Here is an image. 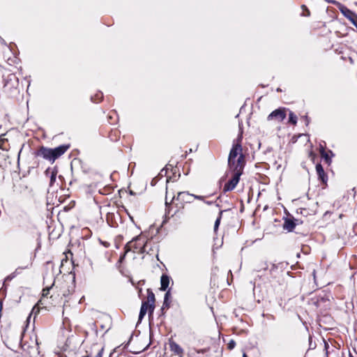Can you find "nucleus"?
I'll return each mask as SVG.
<instances>
[{"instance_id":"obj_36","label":"nucleus","mask_w":357,"mask_h":357,"mask_svg":"<svg viewBox=\"0 0 357 357\" xmlns=\"http://www.w3.org/2000/svg\"><path fill=\"white\" fill-rule=\"evenodd\" d=\"M87 261L89 262V265L92 267V261L90 259H87Z\"/></svg>"},{"instance_id":"obj_23","label":"nucleus","mask_w":357,"mask_h":357,"mask_svg":"<svg viewBox=\"0 0 357 357\" xmlns=\"http://www.w3.org/2000/svg\"><path fill=\"white\" fill-rule=\"evenodd\" d=\"M321 155L324 159L326 162L330 165L331 162V159L329 157L328 153L325 150H322Z\"/></svg>"},{"instance_id":"obj_9","label":"nucleus","mask_w":357,"mask_h":357,"mask_svg":"<svg viewBox=\"0 0 357 357\" xmlns=\"http://www.w3.org/2000/svg\"><path fill=\"white\" fill-rule=\"evenodd\" d=\"M36 155L43 158L52 163V149L41 146L36 152Z\"/></svg>"},{"instance_id":"obj_25","label":"nucleus","mask_w":357,"mask_h":357,"mask_svg":"<svg viewBox=\"0 0 357 357\" xmlns=\"http://www.w3.org/2000/svg\"><path fill=\"white\" fill-rule=\"evenodd\" d=\"M169 170V168L167 166H166L165 168H163L162 169H161L160 172L159 173V175L160 176H166L167 174V172Z\"/></svg>"},{"instance_id":"obj_22","label":"nucleus","mask_w":357,"mask_h":357,"mask_svg":"<svg viewBox=\"0 0 357 357\" xmlns=\"http://www.w3.org/2000/svg\"><path fill=\"white\" fill-rule=\"evenodd\" d=\"M289 121L293 125H296L297 123V116L292 112H289Z\"/></svg>"},{"instance_id":"obj_35","label":"nucleus","mask_w":357,"mask_h":357,"mask_svg":"<svg viewBox=\"0 0 357 357\" xmlns=\"http://www.w3.org/2000/svg\"><path fill=\"white\" fill-rule=\"evenodd\" d=\"M303 118L305 119V121H306V123L308 124L309 123L308 116H305Z\"/></svg>"},{"instance_id":"obj_13","label":"nucleus","mask_w":357,"mask_h":357,"mask_svg":"<svg viewBox=\"0 0 357 357\" xmlns=\"http://www.w3.org/2000/svg\"><path fill=\"white\" fill-rule=\"evenodd\" d=\"M147 292L148 296L146 302H148V304L149 305V315H151L153 312L155 308V295L150 289H148Z\"/></svg>"},{"instance_id":"obj_8","label":"nucleus","mask_w":357,"mask_h":357,"mask_svg":"<svg viewBox=\"0 0 357 357\" xmlns=\"http://www.w3.org/2000/svg\"><path fill=\"white\" fill-rule=\"evenodd\" d=\"M70 148L69 144H62L54 149H52V163L61 155L64 154Z\"/></svg>"},{"instance_id":"obj_21","label":"nucleus","mask_w":357,"mask_h":357,"mask_svg":"<svg viewBox=\"0 0 357 357\" xmlns=\"http://www.w3.org/2000/svg\"><path fill=\"white\" fill-rule=\"evenodd\" d=\"M278 266L274 264H271V266L268 268L269 274L273 278L276 277L275 273L278 272Z\"/></svg>"},{"instance_id":"obj_11","label":"nucleus","mask_w":357,"mask_h":357,"mask_svg":"<svg viewBox=\"0 0 357 357\" xmlns=\"http://www.w3.org/2000/svg\"><path fill=\"white\" fill-rule=\"evenodd\" d=\"M298 222V220L294 218H287L284 219L283 229L288 231H292Z\"/></svg>"},{"instance_id":"obj_34","label":"nucleus","mask_w":357,"mask_h":357,"mask_svg":"<svg viewBox=\"0 0 357 357\" xmlns=\"http://www.w3.org/2000/svg\"><path fill=\"white\" fill-rule=\"evenodd\" d=\"M322 150H325V147L324 146H322V145H320V147H319L320 154H321Z\"/></svg>"},{"instance_id":"obj_17","label":"nucleus","mask_w":357,"mask_h":357,"mask_svg":"<svg viewBox=\"0 0 357 357\" xmlns=\"http://www.w3.org/2000/svg\"><path fill=\"white\" fill-rule=\"evenodd\" d=\"M148 310H149V305L148 304V302H142L139 314V321H141L142 320V319L146 314Z\"/></svg>"},{"instance_id":"obj_12","label":"nucleus","mask_w":357,"mask_h":357,"mask_svg":"<svg viewBox=\"0 0 357 357\" xmlns=\"http://www.w3.org/2000/svg\"><path fill=\"white\" fill-rule=\"evenodd\" d=\"M169 344L171 351H172L174 354L179 356L180 357H183V349L180 347V345H178L173 340H169Z\"/></svg>"},{"instance_id":"obj_38","label":"nucleus","mask_w":357,"mask_h":357,"mask_svg":"<svg viewBox=\"0 0 357 357\" xmlns=\"http://www.w3.org/2000/svg\"><path fill=\"white\" fill-rule=\"evenodd\" d=\"M329 152H330V153H331L332 155H333V152H332L331 151H329Z\"/></svg>"},{"instance_id":"obj_1","label":"nucleus","mask_w":357,"mask_h":357,"mask_svg":"<svg viewBox=\"0 0 357 357\" xmlns=\"http://www.w3.org/2000/svg\"><path fill=\"white\" fill-rule=\"evenodd\" d=\"M244 168L245 159L242 153V146L239 142L234 144L228 157V166L229 169H235L236 167Z\"/></svg>"},{"instance_id":"obj_5","label":"nucleus","mask_w":357,"mask_h":357,"mask_svg":"<svg viewBox=\"0 0 357 357\" xmlns=\"http://www.w3.org/2000/svg\"><path fill=\"white\" fill-rule=\"evenodd\" d=\"M233 172L232 178L225 183L224 185L223 191L224 192H228L233 190L240 180V176L243 173V169H241V167H236L235 169H229Z\"/></svg>"},{"instance_id":"obj_30","label":"nucleus","mask_w":357,"mask_h":357,"mask_svg":"<svg viewBox=\"0 0 357 357\" xmlns=\"http://www.w3.org/2000/svg\"><path fill=\"white\" fill-rule=\"evenodd\" d=\"M235 346H236V342H235V341H234V340H231L229 341V342L228 343V348H229V349H234V348L235 347Z\"/></svg>"},{"instance_id":"obj_31","label":"nucleus","mask_w":357,"mask_h":357,"mask_svg":"<svg viewBox=\"0 0 357 357\" xmlns=\"http://www.w3.org/2000/svg\"><path fill=\"white\" fill-rule=\"evenodd\" d=\"M194 199H199L204 202V197L201 195H194Z\"/></svg>"},{"instance_id":"obj_29","label":"nucleus","mask_w":357,"mask_h":357,"mask_svg":"<svg viewBox=\"0 0 357 357\" xmlns=\"http://www.w3.org/2000/svg\"><path fill=\"white\" fill-rule=\"evenodd\" d=\"M16 275L14 273H10V275H8L6 278H5V280L4 282H8V281H10L12 280L14 278H15Z\"/></svg>"},{"instance_id":"obj_4","label":"nucleus","mask_w":357,"mask_h":357,"mask_svg":"<svg viewBox=\"0 0 357 357\" xmlns=\"http://www.w3.org/2000/svg\"><path fill=\"white\" fill-rule=\"evenodd\" d=\"M146 239L145 236L141 235L136 236L125 245V253L132 250L134 252L142 254Z\"/></svg>"},{"instance_id":"obj_2","label":"nucleus","mask_w":357,"mask_h":357,"mask_svg":"<svg viewBox=\"0 0 357 357\" xmlns=\"http://www.w3.org/2000/svg\"><path fill=\"white\" fill-rule=\"evenodd\" d=\"M4 91L10 96L14 97L20 93L19 79L14 73L3 76Z\"/></svg>"},{"instance_id":"obj_40","label":"nucleus","mask_w":357,"mask_h":357,"mask_svg":"<svg viewBox=\"0 0 357 357\" xmlns=\"http://www.w3.org/2000/svg\"><path fill=\"white\" fill-rule=\"evenodd\" d=\"M349 357H354V356H353L350 354Z\"/></svg>"},{"instance_id":"obj_7","label":"nucleus","mask_w":357,"mask_h":357,"mask_svg":"<svg viewBox=\"0 0 357 357\" xmlns=\"http://www.w3.org/2000/svg\"><path fill=\"white\" fill-rule=\"evenodd\" d=\"M340 10L354 26H357V15L344 5H340Z\"/></svg>"},{"instance_id":"obj_20","label":"nucleus","mask_w":357,"mask_h":357,"mask_svg":"<svg viewBox=\"0 0 357 357\" xmlns=\"http://www.w3.org/2000/svg\"><path fill=\"white\" fill-rule=\"evenodd\" d=\"M268 268V265L266 261L260 262L257 266L256 271L260 272L262 270L266 271Z\"/></svg>"},{"instance_id":"obj_27","label":"nucleus","mask_w":357,"mask_h":357,"mask_svg":"<svg viewBox=\"0 0 357 357\" xmlns=\"http://www.w3.org/2000/svg\"><path fill=\"white\" fill-rule=\"evenodd\" d=\"M328 3H332L333 5H335L337 6V8L340 9V5H342V3H339L338 1L335 0H325Z\"/></svg>"},{"instance_id":"obj_33","label":"nucleus","mask_w":357,"mask_h":357,"mask_svg":"<svg viewBox=\"0 0 357 357\" xmlns=\"http://www.w3.org/2000/svg\"><path fill=\"white\" fill-rule=\"evenodd\" d=\"M204 203L206 204L207 205H212L214 204V202L213 201H205V200H204Z\"/></svg>"},{"instance_id":"obj_28","label":"nucleus","mask_w":357,"mask_h":357,"mask_svg":"<svg viewBox=\"0 0 357 357\" xmlns=\"http://www.w3.org/2000/svg\"><path fill=\"white\" fill-rule=\"evenodd\" d=\"M27 268V266H25V267H18L15 269V271L13 272L15 275L17 276V275L20 274L22 271L23 269Z\"/></svg>"},{"instance_id":"obj_3","label":"nucleus","mask_w":357,"mask_h":357,"mask_svg":"<svg viewBox=\"0 0 357 357\" xmlns=\"http://www.w3.org/2000/svg\"><path fill=\"white\" fill-rule=\"evenodd\" d=\"M169 193V192L167 189V191H166V199H165V205H166V207L167 208L166 209L165 219L163 220V223H165L167 221V220L169 218V216H168L169 213V207H170L169 206H170V204H172V201L174 199H176V200L179 201L181 204H190L194 200V195L193 194H190V193H189L187 191H183V192H178L177 193V197H176L173 194V197L172 198V200L169 203L167 202V195H168Z\"/></svg>"},{"instance_id":"obj_37","label":"nucleus","mask_w":357,"mask_h":357,"mask_svg":"<svg viewBox=\"0 0 357 357\" xmlns=\"http://www.w3.org/2000/svg\"><path fill=\"white\" fill-rule=\"evenodd\" d=\"M243 357H248V356H247V354H245V353H244V354H243Z\"/></svg>"},{"instance_id":"obj_14","label":"nucleus","mask_w":357,"mask_h":357,"mask_svg":"<svg viewBox=\"0 0 357 357\" xmlns=\"http://www.w3.org/2000/svg\"><path fill=\"white\" fill-rule=\"evenodd\" d=\"M316 171L319 177V179H320L322 183H326L328 179L327 175L326 174L323 167L321 164H317L316 165Z\"/></svg>"},{"instance_id":"obj_18","label":"nucleus","mask_w":357,"mask_h":357,"mask_svg":"<svg viewBox=\"0 0 357 357\" xmlns=\"http://www.w3.org/2000/svg\"><path fill=\"white\" fill-rule=\"evenodd\" d=\"M103 98V94L101 91L98 92L95 96L91 97V100L93 102L98 103Z\"/></svg>"},{"instance_id":"obj_26","label":"nucleus","mask_w":357,"mask_h":357,"mask_svg":"<svg viewBox=\"0 0 357 357\" xmlns=\"http://www.w3.org/2000/svg\"><path fill=\"white\" fill-rule=\"evenodd\" d=\"M53 285H54V283L52 284V285L51 287H47V288L43 289V297L47 296V295L50 293V290L52 287Z\"/></svg>"},{"instance_id":"obj_16","label":"nucleus","mask_w":357,"mask_h":357,"mask_svg":"<svg viewBox=\"0 0 357 357\" xmlns=\"http://www.w3.org/2000/svg\"><path fill=\"white\" fill-rule=\"evenodd\" d=\"M169 277L166 274H162L160 278V290L166 291L169 284Z\"/></svg>"},{"instance_id":"obj_15","label":"nucleus","mask_w":357,"mask_h":357,"mask_svg":"<svg viewBox=\"0 0 357 357\" xmlns=\"http://www.w3.org/2000/svg\"><path fill=\"white\" fill-rule=\"evenodd\" d=\"M57 170L54 169L47 168L45 171V174L47 176L49 174H50V186H52L54 182L56 181V175H57Z\"/></svg>"},{"instance_id":"obj_6","label":"nucleus","mask_w":357,"mask_h":357,"mask_svg":"<svg viewBox=\"0 0 357 357\" xmlns=\"http://www.w3.org/2000/svg\"><path fill=\"white\" fill-rule=\"evenodd\" d=\"M287 116L285 108H278L273 111L267 117L268 121H274L276 123H281Z\"/></svg>"},{"instance_id":"obj_32","label":"nucleus","mask_w":357,"mask_h":357,"mask_svg":"<svg viewBox=\"0 0 357 357\" xmlns=\"http://www.w3.org/2000/svg\"><path fill=\"white\" fill-rule=\"evenodd\" d=\"M103 349H101L95 357H102Z\"/></svg>"},{"instance_id":"obj_39","label":"nucleus","mask_w":357,"mask_h":357,"mask_svg":"<svg viewBox=\"0 0 357 357\" xmlns=\"http://www.w3.org/2000/svg\"><path fill=\"white\" fill-rule=\"evenodd\" d=\"M217 207H220V205L218 204H216Z\"/></svg>"},{"instance_id":"obj_24","label":"nucleus","mask_w":357,"mask_h":357,"mask_svg":"<svg viewBox=\"0 0 357 357\" xmlns=\"http://www.w3.org/2000/svg\"><path fill=\"white\" fill-rule=\"evenodd\" d=\"M169 296H170V292L169 290L165 293V298H164L163 306H165L167 307H169V305L168 303V300H169Z\"/></svg>"},{"instance_id":"obj_19","label":"nucleus","mask_w":357,"mask_h":357,"mask_svg":"<svg viewBox=\"0 0 357 357\" xmlns=\"http://www.w3.org/2000/svg\"><path fill=\"white\" fill-rule=\"evenodd\" d=\"M225 211H220L219 212V214H218V216L217 218V219L215 220V224H214V231L216 232L218 227H219V225L220 224V221H221V219H222V213Z\"/></svg>"},{"instance_id":"obj_10","label":"nucleus","mask_w":357,"mask_h":357,"mask_svg":"<svg viewBox=\"0 0 357 357\" xmlns=\"http://www.w3.org/2000/svg\"><path fill=\"white\" fill-rule=\"evenodd\" d=\"M157 250L158 245L153 243L151 240L146 239L142 254L146 253L148 255H153L154 254V251Z\"/></svg>"}]
</instances>
